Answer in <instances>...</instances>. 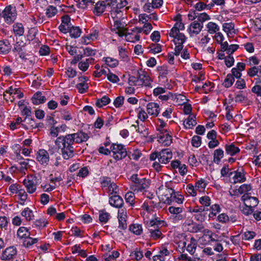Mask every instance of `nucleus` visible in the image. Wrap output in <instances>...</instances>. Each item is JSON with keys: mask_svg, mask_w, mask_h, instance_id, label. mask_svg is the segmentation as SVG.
<instances>
[{"mask_svg": "<svg viewBox=\"0 0 261 261\" xmlns=\"http://www.w3.org/2000/svg\"><path fill=\"white\" fill-rule=\"evenodd\" d=\"M110 149L112 152V156L116 161L121 160L128 155L126 149L122 144L113 143L111 145Z\"/></svg>", "mask_w": 261, "mask_h": 261, "instance_id": "nucleus-4", "label": "nucleus"}, {"mask_svg": "<svg viewBox=\"0 0 261 261\" xmlns=\"http://www.w3.org/2000/svg\"><path fill=\"white\" fill-rule=\"evenodd\" d=\"M234 81L233 75L231 74H228L225 79L223 85L226 88H229L232 86Z\"/></svg>", "mask_w": 261, "mask_h": 261, "instance_id": "nucleus-43", "label": "nucleus"}, {"mask_svg": "<svg viewBox=\"0 0 261 261\" xmlns=\"http://www.w3.org/2000/svg\"><path fill=\"white\" fill-rule=\"evenodd\" d=\"M69 135L70 136H71L73 143L80 144L84 142H86L89 138L88 135L82 130H80L75 133Z\"/></svg>", "mask_w": 261, "mask_h": 261, "instance_id": "nucleus-9", "label": "nucleus"}, {"mask_svg": "<svg viewBox=\"0 0 261 261\" xmlns=\"http://www.w3.org/2000/svg\"><path fill=\"white\" fill-rule=\"evenodd\" d=\"M251 187L250 185L244 184L241 185L238 189V192L240 194H242L251 190Z\"/></svg>", "mask_w": 261, "mask_h": 261, "instance_id": "nucleus-62", "label": "nucleus"}, {"mask_svg": "<svg viewBox=\"0 0 261 261\" xmlns=\"http://www.w3.org/2000/svg\"><path fill=\"white\" fill-rule=\"evenodd\" d=\"M179 34H183L180 33L179 31L174 26L170 31L169 35L171 37H173L174 40H177Z\"/></svg>", "mask_w": 261, "mask_h": 261, "instance_id": "nucleus-64", "label": "nucleus"}, {"mask_svg": "<svg viewBox=\"0 0 261 261\" xmlns=\"http://www.w3.org/2000/svg\"><path fill=\"white\" fill-rule=\"evenodd\" d=\"M147 111L149 115L156 117L160 112L159 105L155 102H149L147 105Z\"/></svg>", "mask_w": 261, "mask_h": 261, "instance_id": "nucleus-20", "label": "nucleus"}, {"mask_svg": "<svg viewBox=\"0 0 261 261\" xmlns=\"http://www.w3.org/2000/svg\"><path fill=\"white\" fill-rule=\"evenodd\" d=\"M11 49L9 40L5 39L0 41V54H7Z\"/></svg>", "mask_w": 261, "mask_h": 261, "instance_id": "nucleus-24", "label": "nucleus"}, {"mask_svg": "<svg viewBox=\"0 0 261 261\" xmlns=\"http://www.w3.org/2000/svg\"><path fill=\"white\" fill-rule=\"evenodd\" d=\"M108 6H110L108 0L98 1L94 5L92 10L93 14L97 16L101 15Z\"/></svg>", "mask_w": 261, "mask_h": 261, "instance_id": "nucleus-7", "label": "nucleus"}, {"mask_svg": "<svg viewBox=\"0 0 261 261\" xmlns=\"http://www.w3.org/2000/svg\"><path fill=\"white\" fill-rule=\"evenodd\" d=\"M76 88L80 93H84L88 90L89 86L87 83H79L76 85Z\"/></svg>", "mask_w": 261, "mask_h": 261, "instance_id": "nucleus-55", "label": "nucleus"}, {"mask_svg": "<svg viewBox=\"0 0 261 261\" xmlns=\"http://www.w3.org/2000/svg\"><path fill=\"white\" fill-rule=\"evenodd\" d=\"M129 229L136 235L141 234L143 231L142 225L139 224H133L130 225Z\"/></svg>", "mask_w": 261, "mask_h": 261, "instance_id": "nucleus-40", "label": "nucleus"}, {"mask_svg": "<svg viewBox=\"0 0 261 261\" xmlns=\"http://www.w3.org/2000/svg\"><path fill=\"white\" fill-rule=\"evenodd\" d=\"M234 99L237 102H241L245 105H250V101L242 94V91L236 94Z\"/></svg>", "mask_w": 261, "mask_h": 261, "instance_id": "nucleus-32", "label": "nucleus"}, {"mask_svg": "<svg viewBox=\"0 0 261 261\" xmlns=\"http://www.w3.org/2000/svg\"><path fill=\"white\" fill-rule=\"evenodd\" d=\"M37 161L42 165L47 166L49 161V155L45 149H39L36 154Z\"/></svg>", "mask_w": 261, "mask_h": 261, "instance_id": "nucleus-10", "label": "nucleus"}, {"mask_svg": "<svg viewBox=\"0 0 261 261\" xmlns=\"http://www.w3.org/2000/svg\"><path fill=\"white\" fill-rule=\"evenodd\" d=\"M110 216V215L108 213L101 211L100 212L99 220L101 222L106 223L109 219Z\"/></svg>", "mask_w": 261, "mask_h": 261, "instance_id": "nucleus-57", "label": "nucleus"}, {"mask_svg": "<svg viewBox=\"0 0 261 261\" xmlns=\"http://www.w3.org/2000/svg\"><path fill=\"white\" fill-rule=\"evenodd\" d=\"M203 28V24L199 23L198 21H194L191 23L190 26V33L198 34Z\"/></svg>", "mask_w": 261, "mask_h": 261, "instance_id": "nucleus-26", "label": "nucleus"}, {"mask_svg": "<svg viewBox=\"0 0 261 261\" xmlns=\"http://www.w3.org/2000/svg\"><path fill=\"white\" fill-rule=\"evenodd\" d=\"M206 185L207 184L206 183L205 180L203 179H200L195 183V187L196 190H198L199 192H202L204 191Z\"/></svg>", "mask_w": 261, "mask_h": 261, "instance_id": "nucleus-45", "label": "nucleus"}, {"mask_svg": "<svg viewBox=\"0 0 261 261\" xmlns=\"http://www.w3.org/2000/svg\"><path fill=\"white\" fill-rule=\"evenodd\" d=\"M200 203L204 206H208L211 204V199L207 196H202L199 199Z\"/></svg>", "mask_w": 261, "mask_h": 261, "instance_id": "nucleus-63", "label": "nucleus"}, {"mask_svg": "<svg viewBox=\"0 0 261 261\" xmlns=\"http://www.w3.org/2000/svg\"><path fill=\"white\" fill-rule=\"evenodd\" d=\"M110 99L106 95L102 96L101 98L97 99L95 105L98 108H101L106 106L110 102Z\"/></svg>", "mask_w": 261, "mask_h": 261, "instance_id": "nucleus-36", "label": "nucleus"}, {"mask_svg": "<svg viewBox=\"0 0 261 261\" xmlns=\"http://www.w3.org/2000/svg\"><path fill=\"white\" fill-rule=\"evenodd\" d=\"M13 52H16L18 54L19 57L22 59H27L25 57V46L21 45L18 42H17L13 49Z\"/></svg>", "mask_w": 261, "mask_h": 261, "instance_id": "nucleus-27", "label": "nucleus"}, {"mask_svg": "<svg viewBox=\"0 0 261 261\" xmlns=\"http://www.w3.org/2000/svg\"><path fill=\"white\" fill-rule=\"evenodd\" d=\"M165 191L166 192L169 193L168 194L166 193L165 195V197L166 199H165V202L168 204H171L173 202H175L178 204H181L183 202L184 198L182 195L179 194V192H175L173 189L172 188H169L168 186H166Z\"/></svg>", "mask_w": 261, "mask_h": 261, "instance_id": "nucleus-3", "label": "nucleus"}, {"mask_svg": "<svg viewBox=\"0 0 261 261\" xmlns=\"http://www.w3.org/2000/svg\"><path fill=\"white\" fill-rule=\"evenodd\" d=\"M206 27L208 29V32L210 34H214L219 30L218 25L213 22H209Z\"/></svg>", "mask_w": 261, "mask_h": 261, "instance_id": "nucleus-47", "label": "nucleus"}, {"mask_svg": "<svg viewBox=\"0 0 261 261\" xmlns=\"http://www.w3.org/2000/svg\"><path fill=\"white\" fill-rule=\"evenodd\" d=\"M103 60L105 61L106 64L108 66L112 68L115 67L118 65V61L116 59L111 57H107L103 58Z\"/></svg>", "mask_w": 261, "mask_h": 261, "instance_id": "nucleus-42", "label": "nucleus"}, {"mask_svg": "<svg viewBox=\"0 0 261 261\" xmlns=\"http://www.w3.org/2000/svg\"><path fill=\"white\" fill-rule=\"evenodd\" d=\"M256 236V233L252 231H247L242 235V240H250L253 239Z\"/></svg>", "mask_w": 261, "mask_h": 261, "instance_id": "nucleus-53", "label": "nucleus"}, {"mask_svg": "<svg viewBox=\"0 0 261 261\" xmlns=\"http://www.w3.org/2000/svg\"><path fill=\"white\" fill-rule=\"evenodd\" d=\"M13 30L16 36H21L24 34V28L22 23H15L13 25Z\"/></svg>", "mask_w": 261, "mask_h": 261, "instance_id": "nucleus-33", "label": "nucleus"}, {"mask_svg": "<svg viewBox=\"0 0 261 261\" xmlns=\"http://www.w3.org/2000/svg\"><path fill=\"white\" fill-rule=\"evenodd\" d=\"M213 156L214 162L219 164L224 156V151L221 148L217 149L214 151Z\"/></svg>", "mask_w": 261, "mask_h": 261, "instance_id": "nucleus-39", "label": "nucleus"}, {"mask_svg": "<svg viewBox=\"0 0 261 261\" xmlns=\"http://www.w3.org/2000/svg\"><path fill=\"white\" fill-rule=\"evenodd\" d=\"M149 186V182L145 178H142L140 181L135 185L134 191L137 190L138 191H142L143 190L148 188Z\"/></svg>", "mask_w": 261, "mask_h": 261, "instance_id": "nucleus-23", "label": "nucleus"}, {"mask_svg": "<svg viewBox=\"0 0 261 261\" xmlns=\"http://www.w3.org/2000/svg\"><path fill=\"white\" fill-rule=\"evenodd\" d=\"M41 183V178L34 175H29L24 178L23 184L27 192L30 194L34 193L37 189V186Z\"/></svg>", "mask_w": 261, "mask_h": 261, "instance_id": "nucleus-2", "label": "nucleus"}, {"mask_svg": "<svg viewBox=\"0 0 261 261\" xmlns=\"http://www.w3.org/2000/svg\"><path fill=\"white\" fill-rule=\"evenodd\" d=\"M185 226L187 227L188 231L192 233L201 232L204 228L203 224H197L191 220L185 222Z\"/></svg>", "mask_w": 261, "mask_h": 261, "instance_id": "nucleus-15", "label": "nucleus"}, {"mask_svg": "<svg viewBox=\"0 0 261 261\" xmlns=\"http://www.w3.org/2000/svg\"><path fill=\"white\" fill-rule=\"evenodd\" d=\"M8 225V218L5 217H0V229L2 230L7 229Z\"/></svg>", "mask_w": 261, "mask_h": 261, "instance_id": "nucleus-56", "label": "nucleus"}, {"mask_svg": "<svg viewBox=\"0 0 261 261\" xmlns=\"http://www.w3.org/2000/svg\"><path fill=\"white\" fill-rule=\"evenodd\" d=\"M96 54V50L87 47L83 48V54L84 57H92L94 56Z\"/></svg>", "mask_w": 261, "mask_h": 261, "instance_id": "nucleus-48", "label": "nucleus"}, {"mask_svg": "<svg viewBox=\"0 0 261 261\" xmlns=\"http://www.w3.org/2000/svg\"><path fill=\"white\" fill-rule=\"evenodd\" d=\"M108 188L109 191L110 193V195H114L119 193V188L114 182H112Z\"/></svg>", "mask_w": 261, "mask_h": 261, "instance_id": "nucleus-51", "label": "nucleus"}, {"mask_svg": "<svg viewBox=\"0 0 261 261\" xmlns=\"http://www.w3.org/2000/svg\"><path fill=\"white\" fill-rule=\"evenodd\" d=\"M141 32H142V29H139V27H135L130 30V32H126V31L124 36H125L127 41L135 42L140 40V33Z\"/></svg>", "mask_w": 261, "mask_h": 261, "instance_id": "nucleus-6", "label": "nucleus"}, {"mask_svg": "<svg viewBox=\"0 0 261 261\" xmlns=\"http://www.w3.org/2000/svg\"><path fill=\"white\" fill-rule=\"evenodd\" d=\"M150 51L153 54L160 53L162 51V46L159 44H151L149 45Z\"/></svg>", "mask_w": 261, "mask_h": 261, "instance_id": "nucleus-54", "label": "nucleus"}, {"mask_svg": "<svg viewBox=\"0 0 261 261\" xmlns=\"http://www.w3.org/2000/svg\"><path fill=\"white\" fill-rule=\"evenodd\" d=\"M69 32L72 38H76L80 36L82 31L79 27L71 26Z\"/></svg>", "mask_w": 261, "mask_h": 261, "instance_id": "nucleus-41", "label": "nucleus"}, {"mask_svg": "<svg viewBox=\"0 0 261 261\" xmlns=\"http://www.w3.org/2000/svg\"><path fill=\"white\" fill-rule=\"evenodd\" d=\"M125 199L126 202L129 203L131 206L134 204L135 194L133 192H127L125 195Z\"/></svg>", "mask_w": 261, "mask_h": 261, "instance_id": "nucleus-50", "label": "nucleus"}, {"mask_svg": "<svg viewBox=\"0 0 261 261\" xmlns=\"http://www.w3.org/2000/svg\"><path fill=\"white\" fill-rule=\"evenodd\" d=\"M148 232L150 233V237L152 238L153 240H156L159 238H160L162 235V233L160 230V229L153 230L152 231H148Z\"/></svg>", "mask_w": 261, "mask_h": 261, "instance_id": "nucleus-58", "label": "nucleus"}, {"mask_svg": "<svg viewBox=\"0 0 261 261\" xmlns=\"http://www.w3.org/2000/svg\"><path fill=\"white\" fill-rule=\"evenodd\" d=\"M195 119V116L190 115L188 118L184 121V124L186 128L190 129L196 125L197 122Z\"/></svg>", "mask_w": 261, "mask_h": 261, "instance_id": "nucleus-31", "label": "nucleus"}, {"mask_svg": "<svg viewBox=\"0 0 261 261\" xmlns=\"http://www.w3.org/2000/svg\"><path fill=\"white\" fill-rule=\"evenodd\" d=\"M233 174H234V175L232 177V183L243 182L246 180V177L245 176V172L243 168L239 169L234 172H231L229 174V176H230Z\"/></svg>", "mask_w": 261, "mask_h": 261, "instance_id": "nucleus-12", "label": "nucleus"}, {"mask_svg": "<svg viewBox=\"0 0 261 261\" xmlns=\"http://www.w3.org/2000/svg\"><path fill=\"white\" fill-rule=\"evenodd\" d=\"M46 98L42 95L41 92H37L35 93L32 98V102L34 105H39L45 102Z\"/></svg>", "mask_w": 261, "mask_h": 261, "instance_id": "nucleus-29", "label": "nucleus"}, {"mask_svg": "<svg viewBox=\"0 0 261 261\" xmlns=\"http://www.w3.org/2000/svg\"><path fill=\"white\" fill-rule=\"evenodd\" d=\"M124 26V23L121 22L119 20H116L114 21L112 31L117 34L120 37H122L125 32L127 31V29L125 28Z\"/></svg>", "mask_w": 261, "mask_h": 261, "instance_id": "nucleus-16", "label": "nucleus"}, {"mask_svg": "<svg viewBox=\"0 0 261 261\" xmlns=\"http://www.w3.org/2000/svg\"><path fill=\"white\" fill-rule=\"evenodd\" d=\"M95 59L90 57L86 59L85 61H80L78 64L79 68L83 71H86L89 68V64H92L94 62Z\"/></svg>", "mask_w": 261, "mask_h": 261, "instance_id": "nucleus-25", "label": "nucleus"}, {"mask_svg": "<svg viewBox=\"0 0 261 261\" xmlns=\"http://www.w3.org/2000/svg\"><path fill=\"white\" fill-rule=\"evenodd\" d=\"M72 141L71 136L67 134L57 137L55 141L56 145L60 150L61 154L65 160H69L74 156V143Z\"/></svg>", "mask_w": 261, "mask_h": 261, "instance_id": "nucleus-1", "label": "nucleus"}, {"mask_svg": "<svg viewBox=\"0 0 261 261\" xmlns=\"http://www.w3.org/2000/svg\"><path fill=\"white\" fill-rule=\"evenodd\" d=\"M61 117L66 121H69L72 119V116L69 111L63 110L61 112Z\"/></svg>", "mask_w": 261, "mask_h": 261, "instance_id": "nucleus-61", "label": "nucleus"}, {"mask_svg": "<svg viewBox=\"0 0 261 261\" xmlns=\"http://www.w3.org/2000/svg\"><path fill=\"white\" fill-rule=\"evenodd\" d=\"M137 73L139 82H141L140 85L151 87L152 80L147 72L140 69L138 70Z\"/></svg>", "mask_w": 261, "mask_h": 261, "instance_id": "nucleus-8", "label": "nucleus"}, {"mask_svg": "<svg viewBox=\"0 0 261 261\" xmlns=\"http://www.w3.org/2000/svg\"><path fill=\"white\" fill-rule=\"evenodd\" d=\"M258 202L257 198L251 196L250 199L247 200V202H245V204L253 208L257 205Z\"/></svg>", "mask_w": 261, "mask_h": 261, "instance_id": "nucleus-52", "label": "nucleus"}, {"mask_svg": "<svg viewBox=\"0 0 261 261\" xmlns=\"http://www.w3.org/2000/svg\"><path fill=\"white\" fill-rule=\"evenodd\" d=\"M110 204L117 208H121L123 205V199L117 194L112 195L109 198Z\"/></svg>", "mask_w": 261, "mask_h": 261, "instance_id": "nucleus-19", "label": "nucleus"}, {"mask_svg": "<svg viewBox=\"0 0 261 261\" xmlns=\"http://www.w3.org/2000/svg\"><path fill=\"white\" fill-rule=\"evenodd\" d=\"M226 152L231 156L234 155L240 152V149L233 143L227 144L225 146Z\"/></svg>", "mask_w": 261, "mask_h": 261, "instance_id": "nucleus-30", "label": "nucleus"}, {"mask_svg": "<svg viewBox=\"0 0 261 261\" xmlns=\"http://www.w3.org/2000/svg\"><path fill=\"white\" fill-rule=\"evenodd\" d=\"M23 122L24 123H22L21 126L25 129H33L38 127L37 124L31 117H25Z\"/></svg>", "mask_w": 261, "mask_h": 261, "instance_id": "nucleus-22", "label": "nucleus"}, {"mask_svg": "<svg viewBox=\"0 0 261 261\" xmlns=\"http://www.w3.org/2000/svg\"><path fill=\"white\" fill-rule=\"evenodd\" d=\"M2 16L7 23L14 22L17 16L15 7L12 5L6 6L2 12Z\"/></svg>", "mask_w": 261, "mask_h": 261, "instance_id": "nucleus-5", "label": "nucleus"}, {"mask_svg": "<svg viewBox=\"0 0 261 261\" xmlns=\"http://www.w3.org/2000/svg\"><path fill=\"white\" fill-rule=\"evenodd\" d=\"M184 210L183 206H176V205L171 206L168 208L169 212L171 214L175 215L174 219L176 220H180L184 218V217L181 214Z\"/></svg>", "mask_w": 261, "mask_h": 261, "instance_id": "nucleus-18", "label": "nucleus"}, {"mask_svg": "<svg viewBox=\"0 0 261 261\" xmlns=\"http://www.w3.org/2000/svg\"><path fill=\"white\" fill-rule=\"evenodd\" d=\"M159 162L162 164H167L172 158V153L169 149H163L159 152Z\"/></svg>", "mask_w": 261, "mask_h": 261, "instance_id": "nucleus-17", "label": "nucleus"}, {"mask_svg": "<svg viewBox=\"0 0 261 261\" xmlns=\"http://www.w3.org/2000/svg\"><path fill=\"white\" fill-rule=\"evenodd\" d=\"M38 238H32L30 236L24 239L23 241V246L27 248H29L33 245L38 242Z\"/></svg>", "mask_w": 261, "mask_h": 261, "instance_id": "nucleus-38", "label": "nucleus"}, {"mask_svg": "<svg viewBox=\"0 0 261 261\" xmlns=\"http://www.w3.org/2000/svg\"><path fill=\"white\" fill-rule=\"evenodd\" d=\"M123 210H118V218L119 221L118 228L120 230H124L127 228L126 215L124 213Z\"/></svg>", "mask_w": 261, "mask_h": 261, "instance_id": "nucleus-21", "label": "nucleus"}, {"mask_svg": "<svg viewBox=\"0 0 261 261\" xmlns=\"http://www.w3.org/2000/svg\"><path fill=\"white\" fill-rule=\"evenodd\" d=\"M159 123L156 127V130L158 132V133H164L167 131H168L166 128H165L166 125V123L162 119H158Z\"/></svg>", "mask_w": 261, "mask_h": 261, "instance_id": "nucleus-44", "label": "nucleus"}, {"mask_svg": "<svg viewBox=\"0 0 261 261\" xmlns=\"http://www.w3.org/2000/svg\"><path fill=\"white\" fill-rule=\"evenodd\" d=\"M197 240L193 237L191 238L190 243L188 245L187 250L192 255H193L195 252L197 247Z\"/></svg>", "mask_w": 261, "mask_h": 261, "instance_id": "nucleus-35", "label": "nucleus"}, {"mask_svg": "<svg viewBox=\"0 0 261 261\" xmlns=\"http://www.w3.org/2000/svg\"><path fill=\"white\" fill-rule=\"evenodd\" d=\"M128 84L130 86H141V82H139V77L130 76L128 79Z\"/></svg>", "mask_w": 261, "mask_h": 261, "instance_id": "nucleus-60", "label": "nucleus"}, {"mask_svg": "<svg viewBox=\"0 0 261 261\" xmlns=\"http://www.w3.org/2000/svg\"><path fill=\"white\" fill-rule=\"evenodd\" d=\"M191 143L193 146L198 148L201 144V137L198 136H194L192 139Z\"/></svg>", "mask_w": 261, "mask_h": 261, "instance_id": "nucleus-59", "label": "nucleus"}, {"mask_svg": "<svg viewBox=\"0 0 261 261\" xmlns=\"http://www.w3.org/2000/svg\"><path fill=\"white\" fill-rule=\"evenodd\" d=\"M17 194L19 196L20 200L22 201V202H20V203L21 205H23L28 198L27 193L24 189H20L18 191H17Z\"/></svg>", "mask_w": 261, "mask_h": 261, "instance_id": "nucleus-46", "label": "nucleus"}, {"mask_svg": "<svg viewBox=\"0 0 261 261\" xmlns=\"http://www.w3.org/2000/svg\"><path fill=\"white\" fill-rule=\"evenodd\" d=\"M186 38L184 34H179L177 40H174L175 44L174 50L181 52L183 48V43L185 42Z\"/></svg>", "mask_w": 261, "mask_h": 261, "instance_id": "nucleus-28", "label": "nucleus"}, {"mask_svg": "<svg viewBox=\"0 0 261 261\" xmlns=\"http://www.w3.org/2000/svg\"><path fill=\"white\" fill-rule=\"evenodd\" d=\"M16 255V249L13 246L9 247L3 252L1 259L3 260H13Z\"/></svg>", "mask_w": 261, "mask_h": 261, "instance_id": "nucleus-11", "label": "nucleus"}, {"mask_svg": "<svg viewBox=\"0 0 261 261\" xmlns=\"http://www.w3.org/2000/svg\"><path fill=\"white\" fill-rule=\"evenodd\" d=\"M165 222L158 219H152L146 222V227L148 231H153L160 229V226H163Z\"/></svg>", "mask_w": 261, "mask_h": 261, "instance_id": "nucleus-14", "label": "nucleus"}, {"mask_svg": "<svg viewBox=\"0 0 261 261\" xmlns=\"http://www.w3.org/2000/svg\"><path fill=\"white\" fill-rule=\"evenodd\" d=\"M21 215L24 217L27 221H30L34 219V218L33 212L29 207L24 208L21 213Z\"/></svg>", "mask_w": 261, "mask_h": 261, "instance_id": "nucleus-34", "label": "nucleus"}, {"mask_svg": "<svg viewBox=\"0 0 261 261\" xmlns=\"http://www.w3.org/2000/svg\"><path fill=\"white\" fill-rule=\"evenodd\" d=\"M156 138L159 142L164 146H168L172 143V136L170 134L169 131L163 134L157 133Z\"/></svg>", "mask_w": 261, "mask_h": 261, "instance_id": "nucleus-13", "label": "nucleus"}, {"mask_svg": "<svg viewBox=\"0 0 261 261\" xmlns=\"http://www.w3.org/2000/svg\"><path fill=\"white\" fill-rule=\"evenodd\" d=\"M57 13V9L55 7L49 6L46 10V15L48 18L52 17Z\"/></svg>", "mask_w": 261, "mask_h": 261, "instance_id": "nucleus-49", "label": "nucleus"}, {"mask_svg": "<svg viewBox=\"0 0 261 261\" xmlns=\"http://www.w3.org/2000/svg\"><path fill=\"white\" fill-rule=\"evenodd\" d=\"M17 234L20 239H24L30 235L29 229L25 227H20L17 230Z\"/></svg>", "mask_w": 261, "mask_h": 261, "instance_id": "nucleus-37", "label": "nucleus"}]
</instances>
